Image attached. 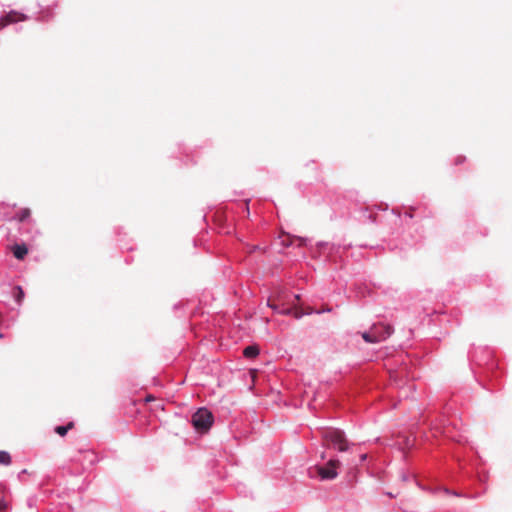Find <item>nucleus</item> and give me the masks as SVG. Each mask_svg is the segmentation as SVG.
I'll return each mask as SVG.
<instances>
[{
  "label": "nucleus",
  "mask_w": 512,
  "mask_h": 512,
  "mask_svg": "<svg viewBox=\"0 0 512 512\" xmlns=\"http://www.w3.org/2000/svg\"><path fill=\"white\" fill-rule=\"evenodd\" d=\"M27 19L28 17L25 14L12 10L0 18V29H3L10 24L22 22Z\"/></svg>",
  "instance_id": "nucleus-7"
},
{
  "label": "nucleus",
  "mask_w": 512,
  "mask_h": 512,
  "mask_svg": "<svg viewBox=\"0 0 512 512\" xmlns=\"http://www.w3.org/2000/svg\"><path fill=\"white\" fill-rule=\"evenodd\" d=\"M259 353L260 349L256 344L248 345L243 350V355L249 359L256 358L259 355Z\"/></svg>",
  "instance_id": "nucleus-10"
},
{
  "label": "nucleus",
  "mask_w": 512,
  "mask_h": 512,
  "mask_svg": "<svg viewBox=\"0 0 512 512\" xmlns=\"http://www.w3.org/2000/svg\"><path fill=\"white\" fill-rule=\"evenodd\" d=\"M74 426V423L68 422L66 425H58L54 428L55 433H57L60 436H65L69 430H71Z\"/></svg>",
  "instance_id": "nucleus-14"
},
{
  "label": "nucleus",
  "mask_w": 512,
  "mask_h": 512,
  "mask_svg": "<svg viewBox=\"0 0 512 512\" xmlns=\"http://www.w3.org/2000/svg\"><path fill=\"white\" fill-rule=\"evenodd\" d=\"M11 252L16 259L23 260L28 254V247L25 243L14 244L11 246Z\"/></svg>",
  "instance_id": "nucleus-9"
},
{
  "label": "nucleus",
  "mask_w": 512,
  "mask_h": 512,
  "mask_svg": "<svg viewBox=\"0 0 512 512\" xmlns=\"http://www.w3.org/2000/svg\"><path fill=\"white\" fill-rule=\"evenodd\" d=\"M471 369L474 373L475 367H482L486 371H494L497 368V362L493 357V351L484 346L474 347L468 352Z\"/></svg>",
  "instance_id": "nucleus-1"
},
{
  "label": "nucleus",
  "mask_w": 512,
  "mask_h": 512,
  "mask_svg": "<svg viewBox=\"0 0 512 512\" xmlns=\"http://www.w3.org/2000/svg\"><path fill=\"white\" fill-rule=\"evenodd\" d=\"M367 459V454L365 453H362V454H359L357 459L356 458H351V459H347V464L350 466V468H356L358 467L359 465H361L363 462H365Z\"/></svg>",
  "instance_id": "nucleus-12"
},
{
  "label": "nucleus",
  "mask_w": 512,
  "mask_h": 512,
  "mask_svg": "<svg viewBox=\"0 0 512 512\" xmlns=\"http://www.w3.org/2000/svg\"><path fill=\"white\" fill-rule=\"evenodd\" d=\"M12 462V458L9 452L0 450V464L8 466Z\"/></svg>",
  "instance_id": "nucleus-15"
},
{
  "label": "nucleus",
  "mask_w": 512,
  "mask_h": 512,
  "mask_svg": "<svg viewBox=\"0 0 512 512\" xmlns=\"http://www.w3.org/2000/svg\"><path fill=\"white\" fill-rule=\"evenodd\" d=\"M321 458H322V459H324V458H325V453H322Z\"/></svg>",
  "instance_id": "nucleus-24"
},
{
  "label": "nucleus",
  "mask_w": 512,
  "mask_h": 512,
  "mask_svg": "<svg viewBox=\"0 0 512 512\" xmlns=\"http://www.w3.org/2000/svg\"><path fill=\"white\" fill-rule=\"evenodd\" d=\"M294 298H295V299H299V295L295 294V295H294Z\"/></svg>",
  "instance_id": "nucleus-22"
},
{
  "label": "nucleus",
  "mask_w": 512,
  "mask_h": 512,
  "mask_svg": "<svg viewBox=\"0 0 512 512\" xmlns=\"http://www.w3.org/2000/svg\"><path fill=\"white\" fill-rule=\"evenodd\" d=\"M325 310H314V309H310L308 311H298L297 309H294L293 308V311H292V314L294 315V317L296 319H300L302 318L304 315H310V314H321L323 313ZM326 311H330V309H327Z\"/></svg>",
  "instance_id": "nucleus-13"
},
{
  "label": "nucleus",
  "mask_w": 512,
  "mask_h": 512,
  "mask_svg": "<svg viewBox=\"0 0 512 512\" xmlns=\"http://www.w3.org/2000/svg\"><path fill=\"white\" fill-rule=\"evenodd\" d=\"M267 305L276 313L278 314H281V315H291L292 314V311H293V308L292 307H289V306H286L284 304H277L275 303L273 300H271L270 298L268 299V303Z\"/></svg>",
  "instance_id": "nucleus-8"
},
{
  "label": "nucleus",
  "mask_w": 512,
  "mask_h": 512,
  "mask_svg": "<svg viewBox=\"0 0 512 512\" xmlns=\"http://www.w3.org/2000/svg\"><path fill=\"white\" fill-rule=\"evenodd\" d=\"M24 297V290H0V302L11 311H18Z\"/></svg>",
  "instance_id": "nucleus-6"
},
{
  "label": "nucleus",
  "mask_w": 512,
  "mask_h": 512,
  "mask_svg": "<svg viewBox=\"0 0 512 512\" xmlns=\"http://www.w3.org/2000/svg\"><path fill=\"white\" fill-rule=\"evenodd\" d=\"M322 439L326 447L332 448L340 453H351V449L355 446L354 443L347 439L345 432L339 428H327L323 430Z\"/></svg>",
  "instance_id": "nucleus-2"
},
{
  "label": "nucleus",
  "mask_w": 512,
  "mask_h": 512,
  "mask_svg": "<svg viewBox=\"0 0 512 512\" xmlns=\"http://www.w3.org/2000/svg\"><path fill=\"white\" fill-rule=\"evenodd\" d=\"M341 461L337 457L330 458L326 463L316 465L315 469L323 481L333 480L339 475Z\"/></svg>",
  "instance_id": "nucleus-5"
},
{
  "label": "nucleus",
  "mask_w": 512,
  "mask_h": 512,
  "mask_svg": "<svg viewBox=\"0 0 512 512\" xmlns=\"http://www.w3.org/2000/svg\"><path fill=\"white\" fill-rule=\"evenodd\" d=\"M464 160H465V157H463V156H459V157H457V158L455 159V164H457V165H458V164H461V163H463V162H464Z\"/></svg>",
  "instance_id": "nucleus-19"
},
{
  "label": "nucleus",
  "mask_w": 512,
  "mask_h": 512,
  "mask_svg": "<svg viewBox=\"0 0 512 512\" xmlns=\"http://www.w3.org/2000/svg\"><path fill=\"white\" fill-rule=\"evenodd\" d=\"M394 333V326L385 320L374 322L370 328L361 332L362 339L368 344L386 341Z\"/></svg>",
  "instance_id": "nucleus-3"
},
{
  "label": "nucleus",
  "mask_w": 512,
  "mask_h": 512,
  "mask_svg": "<svg viewBox=\"0 0 512 512\" xmlns=\"http://www.w3.org/2000/svg\"><path fill=\"white\" fill-rule=\"evenodd\" d=\"M295 241L298 242V246H304L306 245V239L305 238H301V237H298V236H291V235H287L286 236V239H283L282 240V244L284 246H290L292 245Z\"/></svg>",
  "instance_id": "nucleus-11"
},
{
  "label": "nucleus",
  "mask_w": 512,
  "mask_h": 512,
  "mask_svg": "<svg viewBox=\"0 0 512 512\" xmlns=\"http://www.w3.org/2000/svg\"><path fill=\"white\" fill-rule=\"evenodd\" d=\"M191 423L197 432L206 433L214 423V415L206 407H201L192 415Z\"/></svg>",
  "instance_id": "nucleus-4"
},
{
  "label": "nucleus",
  "mask_w": 512,
  "mask_h": 512,
  "mask_svg": "<svg viewBox=\"0 0 512 512\" xmlns=\"http://www.w3.org/2000/svg\"><path fill=\"white\" fill-rule=\"evenodd\" d=\"M7 508V502L4 500L3 496L0 495V512H5Z\"/></svg>",
  "instance_id": "nucleus-18"
},
{
  "label": "nucleus",
  "mask_w": 512,
  "mask_h": 512,
  "mask_svg": "<svg viewBox=\"0 0 512 512\" xmlns=\"http://www.w3.org/2000/svg\"><path fill=\"white\" fill-rule=\"evenodd\" d=\"M4 337V334L0 332V339Z\"/></svg>",
  "instance_id": "nucleus-23"
},
{
  "label": "nucleus",
  "mask_w": 512,
  "mask_h": 512,
  "mask_svg": "<svg viewBox=\"0 0 512 512\" xmlns=\"http://www.w3.org/2000/svg\"><path fill=\"white\" fill-rule=\"evenodd\" d=\"M441 491H443L447 495H452L455 497H466L465 494L459 493L457 491L450 490L449 488H440Z\"/></svg>",
  "instance_id": "nucleus-17"
},
{
  "label": "nucleus",
  "mask_w": 512,
  "mask_h": 512,
  "mask_svg": "<svg viewBox=\"0 0 512 512\" xmlns=\"http://www.w3.org/2000/svg\"><path fill=\"white\" fill-rule=\"evenodd\" d=\"M179 305H180V303L175 304V305H174V308H175V309H177Z\"/></svg>",
  "instance_id": "nucleus-21"
},
{
  "label": "nucleus",
  "mask_w": 512,
  "mask_h": 512,
  "mask_svg": "<svg viewBox=\"0 0 512 512\" xmlns=\"http://www.w3.org/2000/svg\"><path fill=\"white\" fill-rule=\"evenodd\" d=\"M387 495L391 498L395 497L391 492H388Z\"/></svg>",
  "instance_id": "nucleus-20"
},
{
  "label": "nucleus",
  "mask_w": 512,
  "mask_h": 512,
  "mask_svg": "<svg viewBox=\"0 0 512 512\" xmlns=\"http://www.w3.org/2000/svg\"><path fill=\"white\" fill-rule=\"evenodd\" d=\"M31 215V211L28 208L22 209L17 215V219L19 222H24Z\"/></svg>",
  "instance_id": "nucleus-16"
}]
</instances>
